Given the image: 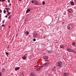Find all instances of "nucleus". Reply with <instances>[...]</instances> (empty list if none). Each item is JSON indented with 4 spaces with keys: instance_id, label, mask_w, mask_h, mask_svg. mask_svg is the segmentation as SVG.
<instances>
[{
    "instance_id": "nucleus-1",
    "label": "nucleus",
    "mask_w": 76,
    "mask_h": 76,
    "mask_svg": "<svg viewBox=\"0 0 76 76\" xmlns=\"http://www.w3.org/2000/svg\"><path fill=\"white\" fill-rule=\"evenodd\" d=\"M63 63L61 61L57 62L56 64V66L60 69L61 67V65H62Z\"/></svg>"
},
{
    "instance_id": "nucleus-2",
    "label": "nucleus",
    "mask_w": 76,
    "mask_h": 76,
    "mask_svg": "<svg viewBox=\"0 0 76 76\" xmlns=\"http://www.w3.org/2000/svg\"><path fill=\"white\" fill-rule=\"evenodd\" d=\"M73 24H69L67 26V28L68 29H69V30H70L73 28Z\"/></svg>"
},
{
    "instance_id": "nucleus-3",
    "label": "nucleus",
    "mask_w": 76,
    "mask_h": 76,
    "mask_svg": "<svg viewBox=\"0 0 76 76\" xmlns=\"http://www.w3.org/2000/svg\"><path fill=\"white\" fill-rule=\"evenodd\" d=\"M43 58L45 61H46L48 59V57L47 56H44L43 57Z\"/></svg>"
},
{
    "instance_id": "nucleus-4",
    "label": "nucleus",
    "mask_w": 76,
    "mask_h": 76,
    "mask_svg": "<svg viewBox=\"0 0 76 76\" xmlns=\"http://www.w3.org/2000/svg\"><path fill=\"white\" fill-rule=\"evenodd\" d=\"M1 72L2 73H4L6 72V69L4 68L2 69Z\"/></svg>"
},
{
    "instance_id": "nucleus-5",
    "label": "nucleus",
    "mask_w": 76,
    "mask_h": 76,
    "mask_svg": "<svg viewBox=\"0 0 76 76\" xmlns=\"http://www.w3.org/2000/svg\"><path fill=\"white\" fill-rule=\"evenodd\" d=\"M67 51H68V52H72V53L73 51V50L70 49V48H67Z\"/></svg>"
},
{
    "instance_id": "nucleus-6",
    "label": "nucleus",
    "mask_w": 76,
    "mask_h": 76,
    "mask_svg": "<svg viewBox=\"0 0 76 76\" xmlns=\"http://www.w3.org/2000/svg\"><path fill=\"white\" fill-rule=\"evenodd\" d=\"M49 63V62H47L46 63H45L43 65V67H44V66H47V65H48V64Z\"/></svg>"
},
{
    "instance_id": "nucleus-7",
    "label": "nucleus",
    "mask_w": 76,
    "mask_h": 76,
    "mask_svg": "<svg viewBox=\"0 0 76 76\" xmlns=\"http://www.w3.org/2000/svg\"><path fill=\"white\" fill-rule=\"evenodd\" d=\"M34 38H37L38 37L37 34H35L33 35Z\"/></svg>"
},
{
    "instance_id": "nucleus-8",
    "label": "nucleus",
    "mask_w": 76,
    "mask_h": 76,
    "mask_svg": "<svg viewBox=\"0 0 76 76\" xmlns=\"http://www.w3.org/2000/svg\"><path fill=\"white\" fill-rule=\"evenodd\" d=\"M30 76H35V74L33 72H32L31 73H30Z\"/></svg>"
},
{
    "instance_id": "nucleus-9",
    "label": "nucleus",
    "mask_w": 76,
    "mask_h": 76,
    "mask_svg": "<svg viewBox=\"0 0 76 76\" xmlns=\"http://www.w3.org/2000/svg\"><path fill=\"white\" fill-rule=\"evenodd\" d=\"M64 76H68V73L67 72H65L64 73Z\"/></svg>"
},
{
    "instance_id": "nucleus-10",
    "label": "nucleus",
    "mask_w": 76,
    "mask_h": 76,
    "mask_svg": "<svg viewBox=\"0 0 76 76\" xmlns=\"http://www.w3.org/2000/svg\"><path fill=\"white\" fill-rule=\"evenodd\" d=\"M34 3L35 4H36V5H38V2H37V1L36 0H34Z\"/></svg>"
},
{
    "instance_id": "nucleus-11",
    "label": "nucleus",
    "mask_w": 76,
    "mask_h": 76,
    "mask_svg": "<svg viewBox=\"0 0 76 76\" xmlns=\"http://www.w3.org/2000/svg\"><path fill=\"white\" fill-rule=\"evenodd\" d=\"M44 67V66L42 65L41 66H40L39 68V70H41L42 69V67Z\"/></svg>"
},
{
    "instance_id": "nucleus-12",
    "label": "nucleus",
    "mask_w": 76,
    "mask_h": 76,
    "mask_svg": "<svg viewBox=\"0 0 76 76\" xmlns=\"http://www.w3.org/2000/svg\"><path fill=\"white\" fill-rule=\"evenodd\" d=\"M70 4L72 6H74L75 5V4L74 3V2L73 1H71L70 2Z\"/></svg>"
},
{
    "instance_id": "nucleus-13",
    "label": "nucleus",
    "mask_w": 76,
    "mask_h": 76,
    "mask_svg": "<svg viewBox=\"0 0 76 76\" xmlns=\"http://www.w3.org/2000/svg\"><path fill=\"white\" fill-rule=\"evenodd\" d=\"M73 10H67V12L68 13H71L72 12Z\"/></svg>"
},
{
    "instance_id": "nucleus-14",
    "label": "nucleus",
    "mask_w": 76,
    "mask_h": 76,
    "mask_svg": "<svg viewBox=\"0 0 76 76\" xmlns=\"http://www.w3.org/2000/svg\"><path fill=\"white\" fill-rule=\"evenodd\" d=\"M25 34L26 35V36L28 35L29 34V32L28 31H26L25 33Z\"/></svg>"
},
{
    "instance_id": "nucleus-15",
    "label": "nucleus",
    "mask_w": 76,
    "mask_h": 76,
    "mask_svg": "<svg viewBox=\"0 0 76 76\" xmlns=\"http://www.w3.org/2000/svg\"><path fill=\"white\" fill-rule=\"evenodd\" d=\"M22 58L23 60H26V57L25 56H23L22 57Z\"/></svg>"
},
{
    "instance_id": "nucleus-16",
    "label": "nucleus",
    "mask_w": 76,
    "mask_h": 76,
    "mask_svg": "<svg viewBox=\"0 0 76 76\" xmlns=\"http://www.w3.org/2000/svg\"><path fill=\"white\" fill-rule=\"evenodd\" d=\"M20 69V67H16L15 68V70H19Z\"/></svg>"
},
{
    "instance_id": "nucleus-17",
    "label": "nucleus",
    "mask_w": 76,
    "mask_h": 76,
    "mask_svg": "<svg viewBox=\"0 0 76 76\" xmlns=\"http://www.w3.org/2000/svg\"><path fill=\"white\" fill-rule=\"evenodd\" d=\"M30 11V10H27L26 11V13H28V12H29Z\"/></svg>"
},
{
    "instance_id": "nucleus-18",
    "label": "nucleus",
    "mask_w": 76,
    "mask_h": 76,
    "mask_svg": "<svg viewBox=\"0 0 76 76\" xmlns=\"http://www.w3.org/2000/svg\"><path fill=\"white\" fill-rule=\"evenodd\" d=\"M5 54H6L7 56H8V54H9V53L5 52Z\"/></svg>"
},
{
    "instance_id": "nucleus-19",
    "label": "nucleus",
    "mask_w": 76,
    "mask_h": 76,
    "mask_svg": "<svg viewBox=\"0 0 76 76\" xmlns=\"http://www.w3.org/2000/svg\"><path fill=\"white\" fill-rule=\"evenodd\" d=\"M72 53H76V52L75 50H73Z\"/></svg>"
},
{
    "instance_id": "nucleus-20",
    "label": "nucleus",
    "mask_w": 76,
    "mask_h": 76,
    "mask_svg": "<svg viewBox=\"0 0 76 76\" xmlns=\"http://www.w3.org/2000/svg\"><path fill=\"white\" fill-rule=\"evenodd\" d=\"M5 9H6V10H9V9H10V8H5Z\"/></svg>"
},
{
    "instance_id": "nucleus-21",
    "label": "nucleus",
    "mask_w": 76,
    "mask_h": 76,
    "mask_svg": "<svg viewBox=\"0 0 76 76\" xmlns=\"http://www.w3.org/2000/svg\"><path fill=\"white\" fill-rule=\"evenodd\" d=\"M56 69V66H53V70H55Z\"/></svg>"
},
{
    "instance_id": "nucleus-22",
    "label": "nucleus",
    "mask_w": 76,
    "mask_h": 76,
    "mask_svg": "<svg viewBox=\"0 0 76 76\" xmlns=\"http://www.w3.org/2000/svg\"><path fill=\"white\" fill-rule=\"evenodd\" d=\"M48 53H51V51H50V50H48Z\"/></svg>"
},
{
    "instance_id": "nucleus-23",
    "label": "nucleus",
    "mask_w": 76,
    "mask_h": 76,
    "mask_svg": "<svg viewBox=\"0 0 76 76\" xmlns=\"http://www.w3.org/2000/svg\"><path fill=\"white\" fill-rule=\"evenodd\" d=\"M42 4L43 5L45 4V2L44 1H43L42 2Z\"/></svg>"
},
{
    "instance_id": "nucleus-24",
    "label": "nucleus",
    "mask_w": 76,
    "mask_h": 76,
    "mask_svg": "<svg viewBox=\"0 0 76 76\" xmlns=\"http://www.w3.org/2000/svg\"><path fill=\"white\" fill-rule=\"evenodd\" d=\"M33 41H36V39H34Z\"/></svg>"
},
{
    "instance_id": "nucleus-25",
    "label": "nucleus",
    "mask_w": 76,
    "mask_h": 76,
    "mask_svg": "<svg viewBox=\"0 0 76 76\" xmlns=\"http://www.w3.org/2000/svg\"><path fill=\"white\" fill-rule=\"evenodd\" d=\"M37 71H39V70H40L39 68H37Z\"/></svg>"
},
{
    "instance_id": "nucleus-26",
    "label": "nucleus",
    "mask_w": 76,
    "mask_h": 76,
    "mask_svg": "<svg viewBox=\"0 0 76 76\" xmlns=\"http://www.w3.org/2000/svg\"><path fill=\"white\" fill-rule=\"evenodd\" d=\"M31 2L32 3H34V0H32L31 1Z\"/></svg>"
},
{
    "instance_id": "nucleus-27",
    "label": "nucleus",
    "mask_w": 76,
    "mask_h": 76,
    "mask_svg": "<svg viewBox=\"0 0 76 76\" xmlns=\"http://www.w3.org/2000/svg\"><path fill=\"white\" fill-rule=\"evenodd\" d=\"M5 21V20H4L2 21V23H4V22Z\"/></svg>"
},
{
    "instance_id": "nucleus-28",
    "label": "nucleus",
    "mask_w": 76,
    "mask_h": 76,
    "mask_svg": "<svg viewBox=\"0 0 76 76\" xmlns=\"http://www.w3.org/2000/svg\"><path fill=\"white\" fill-rule=\"evenodd\" d=\"M6 12V11L5 10H4V13H5Z\"/></svg>"
},
{
    "instance_id": "nucleus-29",
    "label": "nucleus",
    "mask_w": 76,
    "mask_h": 76,
    "mask_svg": "<svg viewBox=\"0 0 76 76\" xmlns=\"http://www.w3.org/2000/svg\"><path fill=\"white\" fill-rule=\"evenodd\" d=\"M11 15H10V16L9 17H8V19H10V17H11Z\"/></svg>"
},
{
    "instance_id": "nucleus-30",
    "label": "nucleus",
    "mask_w": 76,
    "mask_h": 76,
    "mask_svg": "<svg viewBox=\"0 0 76 76\" xmlns=\"http://www.w3.org/2000/svg\"><path fill=\"white\" fill-rule=\"evenodd\" d=\"M2 75V74H1V72H0V76H1Z\"/></svg>"
},
{
    "instance_id": "nucleus-31",
    "label": "nucleus",
    "mask_w": 76,
    "mask_h": 76,
    "mask_svg": "<svg viewBox=\"0 0 76 76\" xmlns=\"http://www.w3.org/2000/svg\"><path fill=\"white\" fill-rule=\"evenodd\" d=\"M9 6H12V4H10L9 5Z\"/></svg>"
},
{
    "instance_id": "nucleus-32",
    "label": "nucleus",
    "mask_w": 76,
    "mask_h": 76,
    "mask_svg": "<svg viewBox=\"0 0 76 76\" xmlns=\"http://www.w3.org/2000/svg\"><path fill=\"white\" fill-rule=\"evenodd\" d=\"M4 1H6V0H2V3H3V2H4Z\"/></svg>"
},
{
    "instance_id": "nucleus-33",
    "label": "nucleus",
    "mask_w": 76,
    "mask_h": 76,
    "mask_svg": "<svg viewBox=\"0 0 76 76\" xmlns=\"http://www.w3.org/2000/svg\"><path fill=\"white\" fill-rule=\"evenodd\" d=\"M9 3H10V0H7Z\"/></svg>"
},
{
    "instance_id": "nucleus-34",
    "label": "nucleus",
    "mask_w": 76,
    "mask_h": 76,
    "mask_svg": "<svg viewBox=\"0 0 76 76\" xmlns=\"http://www.w3.org/2000/svg\"><path fill=\"white\" fill-rule=\"evenodd\" d=\"M2 26L3 27H4V24H2Z\"/></svg>"
},
{
    "instance_id": "nucleus-35",
    "label": "nucleus",
    "mask_w": 76,
    "mask_h": 76,
    "mask_svg": "<svg viewBox=\"0 0 76 76\" xmlns=\"http://www.w3.org/2000/svg\"><path fill=\"white\" fill-rule=\"evenodd\" d=\"M10 12L8 13V16H9L10 15Z\"/></svg>"
},
{
    "instance_id": "nucleus-36",
    "label": "nucleus",
    "mask_w": 76,
    "mask_h": 76,
    "mask_svg": "<svg viewBox=\"0 0 76 76\" xmlns=\"http://www.w3.org/2000/svg\"><path fill=\"white\" fill-rule=\"evenodd\" d=\"M74 1L75 2V4H76V0H74Z\"/></svg>"
},
{
    "instance_id": "nucleus-37",
    "label": "nucleus",
    "mask_w": 76,
    "mask_h": 76,
    "mask_svg": "<svg viewBox=\"0 0 76 76\" xmlns=\"http://www.w3.org/2000/svg\"><path fill=\"white\" fill-rule=\"evenodd\" d=\"M2 12V11L1 10H0V13H1Z\"/></svg>"
},
{
    "instance_id": "nucleus-38",
    "label": "nucleus",
    "mask_w": 76,
    "mask_h": 76,
    "mask_svg": "<svg viewBox=\"0 0 76 76\" xmlns=\"http://www.w3.org/2000/svg\"><path fill=\"white\" fill-rule=\"evenodd\" d=\"M4 17H5V18H7V16L6 15V16H5Z\"/></svg>"
},
{
    "instance_id": "nucleus-39",
    "label": "nucleus",
    "mask_w": 76,
    "mask_h": 76,
    "mask_svg": "<svg viewBox=\"0 0 76 76\" xmlns=\"http://www.w3.org/2000/svg\"><path fill=\"white\" fill-rule=\"evenodd\" d=\"M7 47L8 48H9V45H8L7 46Z\"/></svg>"
},
{
    "instance_id": "nucleus-40",
    "label": "nucleus",
    "mask_w": 76,
    "mask_h": 76,
    "mask_svg": "<svg viewBox=\"0 0 76 76\" xmlns=\"http://www.w3.org/2000/svg\"><path fill=\"white\" fill-rule=\"evenodd\" d=\"M7 12H8V13H9V11L7 10Z\"/></svg>"
},
{
    "instance_id": "nucleus-41",
    "label": "nucleus",
    "mask_w": 76,
    "mask_h": 76,
    "mask_svg": "<svg viewBox=\"0 0 76 76\" xmlns=\"http://www.w3.org/2000/svg\"><path fill=\"white\" fill-rule=\"evenodd\" d=\"M19 1H21L22 0H18Z\"/></svg>"
},
{
    "instance_id": "nucleus-42",
    "label": "nucleus",
    "mask_w": 76,
    "mask_h": 76,
    "mask_svg": "<svg viewBox=\"0 0 76 76\" xmlns=\"http://www.w3.org/2000/svg\"><path fill=\"white\" fill-rule=\"evenodd\" d=\"M61 48H63V47H61Z\"/></svg>"
},
{
    "instance_id": "nucleus-43",
    "label": "nucleus",
    "mask_w": 76,
    "mask_h": 76,
    "mask_svg": "<svg viewBox=\"0 0 76 76\" xmlns=\"http://www.w3.org/2000/svg\"><path fill=\"white\" fill-rule=\"evenodd\" d=\"M2 1V0H0V1Z\"/></svg>"
},
{
    "instance_id": "nucleus-44",
    "label": "nucleus",
    "mask_w": 76,
    "mask_h": 76,
    "mask_svg": "<svg viewBox=\"0 0 76 76\" xmlns=\"http://www.w3.org/2000/svg\"><path fill=\"white\" fill-rule=\"evenodd\" d=\"M7 48V49H9V48H8V47L7 48Z\"/></svg>"
},
{
    "instance_id": "nucleus-45",
    "label": "nucleus",
    "mask_w": 76,
    "mask_h": 76,
    "mask_svg": "<svg viewBox=\"0 0 76 76\" xmlns=\"http://www.w3.org/2000/svg\"><path fill=\"white\" fill-rule=\"evenodd\" d=\"M0 18H1V15L0 14Z\"/></svg>"
},
{
    "instance_id": "nucleus-46",
    "label": "nucleus",
    "mask_w": 76,
    "mask_h": 76,
    "mask_svg": "<svg viewBox=\"0 0 76 76\" xmlns=\"http://www.w3.org/2000/svg\"><path fill=\"white\" fill-rule=\"evenodd\" d=\"M27 10H30V9H27Z\"/></svg>"
},
{
    "instance_id": "nucleus-47",
    "label": "nucleus",
    "mask_w": 76,
    "mask_h": 76,
    "mask_svg": "<svg viewBox=\"0 0 76 76\" xmlns=\"http://www.w3.org/2000/svg\"><path fill=\"white\" fill-rule=\"evenodd\" d=\"M1 22V20H0V22Z\"/></svg>"
},
{
    "instance_id": "nucleus-48",
    "label": "nucleus",
    "mask_w": 76,
    "mask_h": 76,
    "mask_svg": "<svg viewBox=\"0 0 76 76\" xmlns=\"http://www.w3.org/2000/svg\"><path fill=\"white\" fill-rule=\"evenodd\" d=\"M23 76H24V75H23Z\"/></svg>"
},
{
    "instance_id": "nucleus-49",
    "label": "nucleus",
    "mask_w": 76,
    "mask_h": 76,
    "mask_svg": "<svg viewBox=\"0 0 76 76\" xmlns=\"http://www.w3.org/2000/svg\"><path fill=\"white\" fill-rule=\"evenodd\" d=\"M71 9L72 10V9Z\"/></svg>"
},
{
    "instance_id": "nucleus-50",
    "label": "nucleus",
    "mask_w": 76,
    "mask_h": 76,
    "mask_svg": "<svg viewBox=\"0 0 76 76\" xmlns=\"http://www.w3.org/2000/svg\"><path fill=\"white\" fill-rule=\"evenodd\" d=\"M0 19H1V18H0Z\"/></svg>"
},
{
    "instance_id": "nucleus-51",
    "label": "nucleus",
    "mask_w": 76,
    "mask_h": 76,
    "mask_svg": "<svg viewBox=\"0 0 76 76\" xmlns=\"http://www.w3.org/2000/svg\"><path fill=\"white\" fill-rule=\"evenodd\" d=\"M0 10H1V9H0Z\"/></svg>"
}]
</instances>
